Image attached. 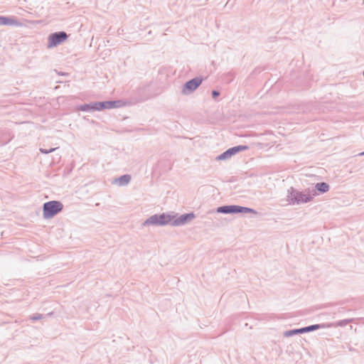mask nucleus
Segmentation results:
<instances>
[{"instance_id": "nucleus-3", "label": "nucleus", "mask_w": 364, "mask_h": 364, "mask_svg": "<svg viewBox=\"0 0 364 364\" xmlns=\"http://www.w3.org/2000/svg\"><path fill=\"white\" fill-rule=\"evenodd\" d=\"M218 213H255L254 210L238 205H226L218 208Z\"/></svg>"}, {"instance_id": "nucleus-9", "label": "nucleus", "mask_w": 364, "mask_h": 364, "mask_svg": "<svg viewBox=\"0 0 364 364\" xmlns=\"http://www.w3.org/2000/svg\"><path fill=\"white\" fill-rule=\"evenodd\" d=\"M1 25L20 26L21 24L14 18L0 16V26Z\"/></svg>"}, {"instance_id": "nucleus-15", "label": "nucleus", "mask_w": 364, "mask_h": 364, "mask_svg": "<svg viewBox=\"0 0 364 364\" xmlns=\"http://www.w3.org/2000/svg\"><path fill=\"white\" fill-rule=\"evenodd\" d=\"M91 107L92 105H84L82 107L81 109L83 110V111H87V110H90V109H91Z\"/></svg>"}, {"instance_id": "nucleus-6", "label": "nucleus", "mask_w": 364, "mask_h": 364, "mask_svg": "<svg viewBox=\"0 0 364 364\" xmlns=\"http://www.w3.org/2000/svg\"><path fill=\"white\" fill-rule=\"evenodd\" d=\"M195 218L193 213H188L181 215L179 218L173 220V224L175 225H181L185 224L187 221H190Z\"/></svg>"}, {"instance_id": "nucleus-12", "label": "nucleus", "mask_w": 364, "mask_h": 364, "mask_svg": "<svg viewBox=\"0 0 364 364\" xmlns=\"http://www.w3.org/2000/svg\"><path fill=\"white\" fill-rule=\"evenodd\" d=\"M130 181V176H128V175H124L120 178H119L116 182L120 185V186H123V185H125V184H127Z\"/></svg>"}, {"instance_id": "nucleus-4", "label": "nucleus", "mask_w": 364, "mask_h": 364, "mask_svg": "<svg viewBox=\"0 0 364 364\" xmlns=\"http://www.w3.org/2000/svg\"><path fill=\"white\" fill-rule=\"evenodd\" d=\"M67 38V35L65 32H60L52 34L49 36V47H53L58 44L63 42Z\"/></svg>"}, {"instance_id": "nucleus-7", "label": "nucleus", "mask_w": 364, "mask_h": 364, "mask_svg": "<svg viewBox=\"0 0 364 364\" xmlns=\"http://www.w3.org/2000/svg\"><path fill=\"white\" fill-rule=\"evenodd\" d=\"M317 328H318V325H313V326H308V327H306V328H300V329H296V330L288 331V332L285 333V336H292V335L296 334V333L308 332V331H310L316 330Z\"/></svg>"}, {"instance_id": "nucleus-2", "label": "nucleus", "mask_w": 364, "mask_h": 364, "mask_svg": "<svg viewBox=\"0 0 364 364\" xmlns=\"http://www.w3.org/2000/svg\"><path fill=\"white\" fill-rule=\"evenodd\" d=\"M63 209V205L58 201H50L43 205V216L45 218H50Z\"/></svg>"}, {"instance_id": "nucleus-16", "label": "nucleus", "mask_w": 364, "mask_h": 364, "mask_svg": "<svg viewBox=\"0 0 364 364\" xmlns=\"http://www.w3.org/2000/svg\"><path fill=\"white\" fill-rule=\"evenodd\" d=\"M212 94H213V96L214 98L217 97L219 95V92H217V91H215V90L213 91Z\"/></svg>"}, {"instance_id": "nucleus-11", "label": "nucleus", "mask_w": 364, "mask_h": 364, "mask_svg": "<svg viewBox=\"0 0 364 364\" xmlns=\"http://www.w3.org/2000/svg\"><path fill=\"white\" fill-rule=\"evenodd\" d=\"M316 187L318 191H319L321 193H325L327 192L329 189V186L326 183H318L316 185Z\"/></svg>"}, {"instance_id": "nucleus-14", "label": "nucleus", "mask_w": 364, "mask_h": 364, "mask_svg": "<svg viewBox=\"0 0 364 364\" xmlns=\"http://www.w3.org/2000/svg\"><path fill=\"white\" fill-rule=\"evenodd\" d=\"M231 155H230V154L228 153V151H225L223 154H222L221 155H220L218 156V159L219 160H223V159H226L229 157H230Z\"/></svg>"}, {"instance_id": "nucleus-5", "label": "nucleus", "mask_w": 364, "mask_h": 364, "mask_svg": "<svg viewBox=\"0 0 364 364\" xmlns=\"http://www.w3.org/2000/svg\"><path fill=\"white\" fill-rule=\"evenodd\" d=\"M202 81L203 80L200 77L189 80L184 86L183 92L186 93V90L190 92L195 90L201 84Z\"/></svg>"}, {"instance_id": "nucleus-10", "label": "nucleus", "mask_w": 364, "mask_h": 364, "mask_svg": "<svg viewBox=\"0 0 364 364\" xmlns=\"http://www.w3.org/2000/svg\"><path fill=\"white\" fill-rule=\"evenodd\" d=\"M246 149H247V146H235V147L229 149L227 151H228L230 155L232 156V155L235 154L236 153H237L238 151H244Z\"/></svg>"}, {"instance_id": "nucleus-13", "label": "nucleus", "mask_w": 364, "mask_h": 364, "mask_svg": "<svg viewBox=\"0 0 364 364\" xmlns=\"http://www.w3.org/2000/svg\"><path fill=\"white\" fill-rule=\"evenodd\" d=\"M91 109H94V110H98V111L102 110L103 109L102 102H96V103L93 104L91 107Z\"/></svg>"}, {"instance_id": "nucleus-1", "label": "nucleus", "mask_w": 364, "mask_h": 364, "mask_svg": "<svg viewBox=\"0 0 364 364\" xmlns=\"http://www.w3.org/2000/svg\"><path fill=\"white\" fill-rule=\"evenodd\" d=\"M173 219L170 215L168 214H161V215H154L151 216L149 219H147L143 225H165L169 223H171Z\"/></svg>"}, {"instance_id": "nucleus-17", "label": "nucleus", "mask_w": 364, "mask_h": 364, "mask_svg": "<svg viewBox=\"0 0 364 364\" xmlns=\"http://www.w3.org/2000/svg\"><path fill=\"white\" fill-rule=\"evenodd\" d=\"M363 4H364V0H363Z\"/></svg>"}, {"instance_id": "nucleus-8", "label": "nucleus", "mask_w": 364, "mask_h": 364, "mask_svg": "<svg viewBox=\"0 0 364 364\" xmlns=\"http://www.w3.org/2000/svg\"><path fill=\"white\" fill-rule=\"evenodd\" d=\"M124 104L125 103L122 102V101H107V102H102L103 109L119 107L121 106L124 105Z\"/></svg>"}]
</instances>
